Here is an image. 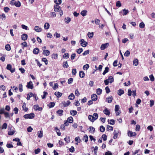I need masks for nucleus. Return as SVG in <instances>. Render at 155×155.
I'll return each instance as SVG.
<instances>
[{
	"instance_id": "f257e3e1",
	"label": "nucleus",
	"mask_w": 155,
	"mask_h": 155,
	"mask_svg": "<svg viewBox=\"0 0 155 155\" xmlns=\"http://www.w3.org/2000/svg\"><path fill=\"white\" fill-rule=\"evenodd\" d=\"M114 81V78L111 76L109 77L108 79L104 81V82L105 85H108L109 83H111Z\"/></svg>"
},
{
	"instance_id": "f03ea898",
	"label": "nucleus",
	"mask_w": 155,
	"mask_h": 155,
	"mask_svg": "<svg viewBox=\"0 0 155 155\" xmlns=\"http://www.w3.org/2000/svg\"><path fill=\"white\" fill-rule=\"evenodd\" d=\"M35 117V115L34 113H30V114H28L25 115L24 116V117L25 119H32Z\"/></svg>"
},
{
	"instance_id": "7ed1b4c3",
	"label": "nucleus",
	"mask_w": 155,
	"mask_h": 155,
	"mask_svg": "<svg viewBox=\"0 0 155 155\" xmlns=\"http://www.w3.org/2000/svg\"><path fill=\"white\" fill-rule=\"evenodd\" d=\"M6 69L10 71L11 73L15 72V69L14 68H12V66L10 64H8L7 65Z\"/></svg>"
},
{
	"instance_id": "20e7f679",
	"label": "nucleus",
	"mask_w": 155,
	"mask_h": 155,
	"mask_svg": "<svg viewBox=\"0 0 155 155\" xmlns=\"http://www.w3.org/2000/svg\"><path fill=\"white\" fill-rule=\"evenodd\" d=\"M79 42L81 46L83 47H86L87 45V42L84 41V39L80 40Z\"/></svg>"
},
{
	"instance_id": "39448f33",
	"label": "nucleus",
	"mask_w": 155,
	"mask_h": 155,
	"mask_svg": "<svg viewBox=\"0 0 155 155\" xmlns=\"http://www.w3.org/2000/svg\"><path fill=\"white\" fill-rule=\"evenodd\" d=\"M109 44L108 43H107L105 44H102L101 45L100 49L102 50H104L105 48H107L109 46Z\"/></svg>"
},
{
	"instance_id": "423d86ee",
	"label": "nucleus",
	"mask_w": 155,
	"mask_h": 155,
	"mask_svg": "<svg viewBox=\"0 0 155 155\" xmlns=\"http://www.w3.org/2000/svg\"><path fill=\"white\" fill-rule=\"evenodd\" d=\"M128 136L130 137H131L133 136H135L136 135V133L135 132H133L131 131H128L127 132Z\"/></svg>"
},
{
	"instance_id": "0eeeda50",
	"label": "nucleus",
	"mask_w": 155,
	"mask_h": 155,
	"mask_svg": "<svg viewBox=\"0 0 155 155\" xmlns=\"http://www.w3.org/2000/svg\"><path fill=\"white\" fill-rule=\"evenodd\" d=\"M54 10L55 12H58L61 10V8L58 5H56L54 6Z\"/></svg>"
},
{
	"instance_id": "6e6552de",
	"label": "nucleus",
	"mask_w": 155,
	"mask_h": 155,
	"mask_svg": "<svg viewBox=\"0 0 155 155\" xmlns=\"http://www.w3.org/2000/svg\"><path fill=\"white\" fill-rule=\"evenodd\" d=\"M121 13H122V15H127L129 13V11L128 10L124 9L122 10V11L120 12V14Z\"/></svg>"
},
{
	"instance_id": "1a4fd4ad",
	"label": "nucleus",
	"mask_w": 155,
	"mask_h": 155,
	"mask_svg": "<svg viewBox=\"0 0 155 155\" xmlns=\"http://www.w3.org/2000/svg\"><path fill=\"white\" fill-rule=\"evenodd\" d=\"M34 109L35 110H38L39 111L42 110V108L41 107H40L38 105H35L33 106Z\"/></svg>"
},
{
	"instance_id": "9d476101",
	"label": "nucleus",
	"mask_w": 155,
	"mask_h": 155,
	"mask_svg": "<svg viewBox=\"0 0 155 155\" xmlns=\"http://www.w3.org/2000/svg\"><path fill=\"white\" fill-rule=\"evenodd\" d=\"M26 86L28 88H30L31 89H33V86L32 84V82L31 81H29L27 83V84Z\"/></svg>"
},
{
	"instance_id": "9b49d317",
	"label": "nucleus",
	"mask_w": 155,
	"mask_h": 155,
	"mask_svg": "<svg viewBox=\"0 0 155 155\" xmlns=\"http://www.w3.org/2000/svg\"><path fill=\"white\" fill-rule=\"evenodd\" d=\"M92 101H96L97 99V96L95 94H92L91 96Z\"/></svg>"
},
{
	"instance_id": "f8f14e48",
	"label": "nucleus",
	"mask_w": 155,
	"mask_h": 155,
	"mask_svg": "<svg viewBox=\"0 0 155 155\" xmlns=\"http://www.w3.org/2000/svg\"><path fill=\"white\" fill-rule=\"evenodd\" d=\"M71 102L69 101H67L66 102L63 101L62 102V104L64 107H67L70 104Z\"/></svg>"
},
{
	"instance_id": "ddd939ff",
	"label": "nucleus",
	"mask_w": 155,
	"mask_h": 155,
	"mask_svg": "<svg viewBox=\"0 0 155 155\" xmlns=\"http://www.w3.org/2000/svg\"><path fill=\"white\" fill-rule=\"evenodd\" d=\"M104 113L107 115H109L110 114V111L107 108L103 110Z\"/></svg>"
},
{
	"instance_id": "4468645a",
	"label": "nucleus",
	"mask_w": 155,
	"mask_h": 155,
	"mask_svg": "<svg viewBox=\"0 0 155 155\" xmlns=\"http://www.w3.org/2000/svg\"><path fill=\"white\" fill-rule=\"evenodd\" d=\"M54 129L56 132L58 136H60L61 135V133L60 132V130L58 127H54Z\"/></svg>"
},
{
	"instance_id": "2eb2a0df",
	"label": "nucleus",
	"mask_w": 155,
	"mask_h": 155,
	"mask_svg": "<svg viewBox=\"0 0 155 155\" xmlns=\"http://www.w3.org/2000/svg\"><path fill=\"white\" fill-rule=\"evenodd\" d=\"M28 38V35L26 34H23L21 36V38L22 40L25 41Z\"/></svg>"
},
{
	"instance_id": "dca6fc26",
	"label": "nucleus",
	"mask_w": 155,
	"mask_h": 155,
	"mask_svg": "<svg viewBox=\"0 0 155 155\" xmlns=\"http://www.w3.org/2000/svg\"><path fill=\"white\" fill-rule=\"evenodd\" d=\"M112 97L110 96L109 97L106 98V101L108 103H110L112 101Z\"/></svg>"
},
{
	"instance_id": "f3484780",
	"label": "nucleus",
	"mask_w": 155,
	"mask_h": 155,
	"mask_svg": "<svg viewBox=\"0 0 155 155\" xmlns=\"http://www.w3.org/2000/svg\"><path fill=\"white\" fill-rule=\"evenodd\" d=\"M38 137L40 138H41L43 136V132L42 130H40L38 132Z\"/></svg>"
},
{
	"instance_id": "a211bd4d",
	"label": "nucleus",
	"mask_w": 155,
	"mask_h": 155,
	"mask_svg": "<svg viewBox=\"0 0 155 155\" xmlns=\"http://www.w3.org/2000/svg\"><path fill=\"white\" fill-rule=\"evenodd\" d=\"M43 54L46 56H48L50 54V51L48 50H44L43 51Z\"/></svg>"
},
{
	"instance_id": "6ab92c4d",
	"label": "nucleus",
	"mask_w": 155,
	"mask_h": 155,
	"mask_svg": "<svg viewBox=\"0 0 155 155\" xmlns=\"http://www.w3.org/2000/svg\"><path fill=\"white\" fill-rule=\"evenodd\" d=\"M35 30L37 32H40L41 31V28L38 26H35Z\"/></svg>"
},
{
	"instance_id": "aec40b11",
	"label": "nucleus",
	"mask_w": 155,
	"mask_h": 155,
	"mask_svg": "<svg viewBox=\"0 0 155 155\" xmlns=\"http://www.w3.org/2000/svg\"><path fill=\"white\" fill-rule=\"evenodd\" d=\"M22 107L23 108V110H24L25 111H26L28 110V108L26 106V104L25 103H24L23 104Z\"/></svg>"
},
{
	"instance_id": "412c9836",
	"label": "nucleus",
	"mask_w": 155,
	"mask_h": 155,
	"mask_svg": "<svg viewBox=\"0 0 155 155\" xmlns=\"http://www.w3.org/2000/svg\"><path fill=\"white\" fill-rule=\"evenodd\" d=\"M119 131H116L114 130L113 134H114V136L113 138L114 139L117 138V134L118 133Z\"/></svg>"
},
{
	"instance_id": "4be33fe9",
	"label": "nucleus",
	"mask_w": 155,
	"mask_h": 155,
	"mask_svg": "<svg viewBox=\"0 0 155 155\" xmlns=\"http://www.w3.org/2000/svg\"><path fill=\"white\" fill-rule=\"evenodd\" d=\"M90 129L89 132L92 133H94L95 132V128L92 127L90 126L89 127Z\"/></svg>"
},
{
	"instance_id": "5701e85b",
	"label": "nucleus",
	"mask_w": 155,
	"mask_h": 155,
	"mask_svg": "<svg viewBox=\"0 0 155 155\" xmlns=\"http://www.w3.org/2000/svg\"><path fill=\"white\" fill-rule=\"evenodd\" d=\"M74 95L73 93H71L68 96V99L71 100H73L74 98Z\"/></svg>"
},
{
	"instance_id": "b1692460",
	"label": "nucleus",
	"mask_w": 155,
	"mask_h": 155,
	"mask_svg": "<svg viewBox=\"0 0 155 155\" xmlns=\"http://www.w3.org/2000/svg\"><path fill=\"white\" fill-rule=\"evenodd\" d=\"M54 94L57 97H60L62 95V93L59 92H56L54 93Z\"/></svg>"
},
{
	"instance_id": "393cba45",
	"label": "nucleus",
	"mask_w": 155,
	"mask_h": 155,
	"mask_svg": "<svg viewBox=\"0 0 155 155\" xmlns=\"http://www.w3.org/2000/svg\"><path fill=\"white\" fill-rule=\"evenodd\" d=\"M39 50L38 48H35L33 50V52L34 54H37L39 52Z\"/></svg>"
},
{
	"instance_id": "a878e982",
	"label": "nucleus",
	"mask_w": 155,
	"mask_h": 155,
	"mask_svg": "<svg viewBox=\"0 0 155 155\" xmlns=\"http://www.w3.org/2000/svg\"><path fill=\"white\" fill-rule=\"evenodd\" d=\"M50 25L47 22L45 23L44 25V28L45 29H48L49 28Z\"/></svg>"
},
{
	"instance_id": "bb28decb",
	"label": "nucleus",
	"mask_w": 155,
	"mask_h": 155,
	"mask_svg": "<svg viewBox=\"0 0 155 155\" xmlns=\"http://www.w3.org/2000/svg\"><path fill=\"white\" fill-rule=\"evenodd\" d=\"M133 64L135 66H137L138 64V60L137 59H134L133 61Z\"/></svg>"
},
{
	"instance_id": "cd10ccee",
	"label": "nucleus",
	"mask_w": 155,
	"mask_h": 155,
	"mask_svg": "<svg viewBox=\"0 0 155 155\" xmlns=\"http://www.w3.org/2000/svg\"><path fill=\"white\" fill-rule=\"evenodd\" d=\"M87 11L85 10H84L82 11L81 12V15L83 16H84L87 15Z\"/></svg>"
},
{
	"instance_id": "c85d7f7f",
	"label": "nucleus",
	"mask_w": 155,
	"mask_h": 155,
	"mask_svg": "<svg viewBox=\"0 0 155 155\" xmlns=\"http://www.w3.org/2000/svg\"><path fill=\"white\" fill-rule=\"evenodd\" d=\"M70 113L71 115L72 116H74L77 114V112L75 110H72L70 111Z\"/></svg>"
},
{
	"instance_id": "c756f323",
	"label": "nucleus",
	"mask_w": 155,
	"mask_h": 155,
	"mask_svg": "<svg viewBox=\"0 0 155 155\" xmlns=\"http://www.w3.org/2000/svg\"><path fill=\"white\" fill-rule=\"evenodd\" d=\"M63 67L64 68H68L69 67V65L68 64V62L67 61L63 62Z\"/></svg>"
},
{
	"instance_id": "7c9ffc66",
	"label": "nucleus",
	"mask_w": 155,
	"mask_h": 155,
	"mask_svg": "<svg viewBox=\"0 0 155 155\" xmlns=\"http://www.w3.org/2000/svg\"><path fill=\"white\" fill-rule=\"evenodd\" d=\"M92 117L93 119H94V121L95 120L97 119L98 117V114L97 113H94L93 115L92 116Z\"/></svg>"
},
{
	"instance_id": "2f4dec72",
	"label": "nucleus",
	"mask_w": 155,
	"mask_h": 155,
	"mask_svg": "<svg viewBox=\"0 0 155 155\" xmlns=\"http://www.w3.org/2000/svg\"><path fill=\"white\" fill-rule=\"evenodd\" d=\"M84 73L83 71H81L79 72V76L81 78H83L84 76Z\"/></svg>"
},
{
	"instance_id": "473e14b6",
	"label": "nucleus",
	"mask_w": 155,
	"mask_h": 155,
	"mask_svg": "<svg viewBox=\"0 0 155 155\" xmlns=\"http://www.w3.org/2000/svg\"><path fill=\"white\" fill-rule=\"evenodd\" d=\"M27 100H29L30 99V97L34 96L33 94L32 93H29L28 94H27Z\"/></svg>"
},
{
	"instance_id": "72a5a7b5",
	"label": "nucleus",
	"mask_w": 155,
	"mask_h": 155,
	"mask_svg": "<svg viewBox=\"0 0 155 155\" xmlns=\"http://www.w3.org/2000/svg\"><path fill=\"white\" fill-rule=\"evenodd\" d=\"M96 92L97 95H100L102 93V90L100 88L97 89Z\"/></svg>"
},
{
	"instance_id": "f704fd0d",
	"label": "nucleus",
	"mask_w": 155,
	"mask_h": 155,
	"mask_svg": "<svg viewBox=\"0 0 155 155\" xmlns=\"http://www.w3.org/2000/svg\"><path fill=\"white\" fill-rule=\"evenodd\" d=\"M71 21V19L69 17L66 18L64 19L65 22L67 24H68Z\"/></svg>"
},
{
	"instance_id": "c9c22d12",
	"label": "nucleus",
	"mask_w": 155,
	"mask_h": 155,
	"mask_svg": "<svg viewBox=\"0 0 155 155\" xmlns=\"http://www.w3.org/2000/svg\"><path fill=\"white\" fill-rule=\"evenodd\" d=\"M67 121L70 123H71L73 122V117H69L68 118L67 120Z\"/></svg>"
},
{
	"instance_id": "e433bc0d",
	"label": "nucleus",
	"mask_w": 155,
	"mask_h": 155,
	"mask_svg": "<svg viewBox=\"0 0 155 155\" xmlns=\"http://www.w3.org/2000/svg\"><path fill=\"white\" fill-rule=\"evenodd\" d=\"M5 49L8 51H9L11 49L10 46L9 44H7L5 46Z\"/></svg>"
},
{
	"instance_id": "4c0bfd02",
	"label": "nucleus",
	"mask_w": 155,
	"mask_h": 155,
	"mask_svg": "<svg viewBox=\"0 0 155 155\" xmlns=\"http://www.w3.org/2000/svg\"><path fill=\"white\" fill-rule=\"evenodd\" d=\"M87 35H88V37L89 38H92L93 37L94 33L93 32H89L87 34Z\"/></svg>"
},
{
	"instance_id": "58836bf2",
	"label": "nucleus",
	"mask_w": 155,
	"mask_h": 155,
	"mask_svg": "<svg viewBox=\"0 0 155 155\" xmlns=\"http://www.w3.org/2000/svg\"><path fill=\"white\" fill-rule=\"evenodd\" d=\"M109 68L108 67H106L105 68V70L104 71L103 74L104 75L106 73L108 72Z\"/></svg>"
},
{
	"instance_id": "ea45409f",
	"label": "nucleus",
	"mask_w": 155,
	"mask_h": 155,
	"mask_svg": "<svg viewBox=\"0 0 155 155\" xmlns=\"http://www.w3.org/2000/svg\"><path fill=\"white\" fill-rule=\"evenodd\" d=\"M14 5L15 6L17 7H20L21 5V3L19 1H17L16 2Z\"/></svg>"
},
{
	"instance_id": "a19ab883",
	"label": "nucleus",
	"mask_w": 155,
	"mask_h": 155,
	"mask_svg": "<svg viewBox=\"0 0 155 155\" xmlns=\"http://www.w3.org/2000/svg\"><path fill=\"white\" fill-rule=\"evenodd\" d=\"M124 93V91L123 90L120 89L118 91V94L120 96H121V95Z\"/></svg>"
},
{
	"instance_id": "79ce46f5",
	"label": "nucleus",
	"mask_w": 155,
	"mask_h": 155,
	"mask_svg": "<svg viewBox=\"0 0 155 155\" xmlns=\"http://www.w3.org/2000/svg\"><path fill=\"white\" fill-rule=\"evenodd\" d=\"M69 55L68 53H66L64 54L63 55V57L64 58L68 59L69 58Z\"/></svg>"
},
{
	"instance_id": "37998d69",
	"label": "nucleus",
	"mask_w": 155,
	"mask_h": 155,
	"mask_svg": "<svg viewBox=\"0 0 155 155\" xmlns=\"http://www.w3.org/2000/svg\"><path fill=\"white\" fill-rule=\"evenodd\" d=\"M88 119L91 121L93 122L94 121V119H93L91 115H89L88 116Z\"/></svg>"
},
{
	"instance_id": "c03bdc74",
	"label": "nucleus",
	"mask_w": 155,
	"mask_h": 155,
	"mask_svg": "<svg viewBox=\"0 0 155 155\" xmlns=\"http://www.w3.org/2000/svg\"><path fill=\"white\" fill-rule=\"evenodd\" d=\"M105 130V128L103 126L100 127V130L101 132H103Z\"/></svg>"
},
{
	"instance_id": "a18cd8bd",
	"label": "nucleus",
	"mask_w": 155,
	"mask_h": 155,
	"mask_svg": "<svg viewBox=\"0 0 155 155\" xmlns=\"http://www.w3.org/2000/svg\"><path fill=\"white\" fill-rule=\"evenodd\" d=\"M89 65L88 64H86L83 66V68L84 70H87L89 68Z\"/></svg>"
},
{
	"instance_id": "49530a36",
	"label": "nucleus",
	"mask_w": 155,
	"mask_h": 155,
	"mask_svg": "<svg viewBox=\"0 0 155 155\" xmlns=\"http://www.w3.org/2000/svg\"><path fill=\"white\" fill-rule=\"evenodd\" d=\"M64 140L67 143H68L70 142V139L69 137H66L64 138Z\"/></svg>"
},
{
	"instance_id": "de8ad7c7",
	"label": "nucleus",
	"mask_w": 155,
	"mask_h": 155,
	"mask_svg": "<svg viewBox=\"0 0 155 155\" xmlns=\"http://www.w3.org/2000/svg\"><path fill=\"white\" fill-rule=\"evenodd\" d=\"M63 111L62 110H59L57 111V113L60 116L62 115V113Z\"/></svg>"
},
{
	"instance_id": "09e8293b",
	"label": "nucleus",
	"mask_w": 155,
	"mask_h": 155,
	"mask_svg": "<svg viewBox=\"0 0 155 155\" xmlns=\"http://www.w3.org/2000/svg\"><path fill=\"white\" fill-rule=\"evenodd\" d=\"M55 105V104L54 102H51L49 104L48 106L50 108H51L53 107Z\"/></svg>"
},
{
	"instance_id": "8fccbe9b",
	"label": "nucleus",
	"mask_w": 155,
	"mask_h": 155,
	"mask_svg": "<svg viewBox=\"0 0 155 155\" xmlns=\"http://www.w3.org/2000/svg\"><path fill=\"white\" fill-rule=\"evenodd\" d=\"M130 52L129 51H127L124 54V56L126 57H128L129 56L130 54Z\"/></svg>"
},
{
	"instance_id": "3c124183",
	"label": "nucleus",
	"mask_w": 155,
	"mask_h": 155,
	"mask_svg": "<svg viewBox=\"0 0 155 155\" xmlns=\"http://www.w3.org/2000/svg\"><path fill=\"white\" fill-rule=\"evenodd\" d=\"M75 141L77 143H80L81 142V140L79 137H78L75 138Z\"/></svg>"
},
{
	"instance_id": "603ef678",
	"label": "nucleus",
	"mask_w": 155,
	"mask_h": 155,
	"mask_svg": "<svg viewBox=\"0 0 155 155\" xmlns=\"http://www.w3.org/2000/svg\"><path fill=\"white\" fill-rule=\"evenodd\" d=\"M139 27L140 28H143L145 27L144 23L143 22H141L139 24Z\"/></svg>"
},
{
	"instance_id": "864d4df0",
	"label": "nucleus",
	"mask_w": 155,
	"mask_h": 155,
	"mask_svg": "<svg viewBox=\"0 0 155 155\" xmlns=\"http://www.w3.org/2000/svg\"><path fill=\"white\" fill-rule=\"evenodd\" d=\"M7 124L5 123H4L2 125V129H6L7 128Z\"/></svg>"
},
{
	"instance_id": "5fc2aeb1",
	"label": "nucleus",
	"mask_w": 155,
	"mask_h": 155,
	"mask_svg": "<svg viewBox=\"0 0 155 155\" xmlns=\"http://www.w3.org/2000/svg\"><path fill=\"white\" fill-rule=\"evenodd\" d=\"M54 2L57 5L60 4L62 2L61 0H55Z\"/></svg>"
},
{
	"instance_id": "6e6d98bb",
	"label": "nucleus",
	"mask_w": 155,
	"mask_h": 155,
	"mask_svg": "<svg viewBox=\"0 0 155 155\" xmlns=\"http://www.w3.org/2000/svg\"><path fill=\"white\" fill-rule=\"evenodd\" d=\"M23 86L22 84H20L18 86V89L19 91L20 92H21L23 91Z\"/></svg>"
},
{
	"instance_id": "4d7b16f0",
	"label": "nucleus",
	"mask_w": 155,
	"mask_h": 155,
	"mask_svg": "<svg viewBox=\"0 0 155 155\" xmlns=\"http://www.w3.org/2000/svg\"><path fill=\"white\" fill-rule=\"evenodd\" d=\"M83 51V49L82 48H80L77 50V52L78 54L81 53Z\"/></svg>"
},
{
	"instance_id": "13d9d810",
	"label": "nucleus",
	"mask_w": 155,
	"mask_h": 155,
	"mask_svg": "<svg viewBox=\"0 0 155 155\" xmlns=\"http://www.w3.org/2000/svg\"><path fill=\"white\" fill-rule=\"evenodd\" d=\"M108 122L109 124L112 125H114L115 123V120H114L113 119L110 120L109 122L108 120Z\"/></svg>"
},
{
	"instance_id": "bf43d9fd",
	"label": "nucleus",
	"mask_w": 155,
	"mask_h": 155,
	"mask_svg": "<svg viewBox=\"0 0 155 155\" xmlns=\"http://www.w3.org/2000/svg\"><path fill=\"white\" fill-rule=\"evenodd\" d=\"M42 61L44 62L45 64H46V65L47 64L48 60H47V59L46 58H42Z\"/></svg>"
},
{
	"instance_id": "052dcab7",
	"label": "nucleus",
	"mask_w": 155,
	"mask_h": 155,
	"mask_svg": "<svg viewBox=\"0 0 155 155\" xmlns=\"http://www.w3.org/2000/svg\"><path fill=\"white\" fill-rule=\"evenodd\" d=\"M84 141L87 142L88 140V137L87 135L85 134L84 136Z\"/></svg>"
},
{
	"instance_id": "680f3d73",
	"label": "nucleus",
	"mask_w": 155,
	"mask_h": 155,
	"mask_svg": "<svg viewBox=\"0 0 155 155\" xmlns=\"http://www.w3.org/2000/svg\"><path fill=\"white\" fill-rule=\"evenodd\" d=\"M1 17L0 18L3 20H5V19L6 16L4 14H2L0 15Z\"/></svg>"
},
{
	"instance_id": "e2e57ef3",
	"label": "nucleus",
	"mask_w": 155,
	"mask_h": 155,
	"mask_svg": "<svg viewBox=\"0 0 155 155\" xmlns=\"http://www.w3.org/2000/svg\"><path fill=\"white\" fill-rule=\"evenodd\" d=\"M75 94L77 96H78L80 95V93L78 91V89H76L75 91Z\"/></svg>"
},
{
	"instance_id": "0e129e2a",
	"label": "nucleus",
	"mask_w": 155,
	"mask_h": 155,
	"mask_svg": "<svg viewBox=\"0 0 155 155\" xmlns=\"http://www.w3.org/2000/svg\"><path fill=\"white\" fill-rule=\"evenodd\" d=\"M149 78L150 79V80L152 81H154V78L153 77V74H151L149 76Z\"/></svg>"
},
{
	"instance_id": "69168bd1",
	"label": "nucleus",
	"mask_w": 155,
	"mask_h": 155,
	"mask_svg": "<svg viewBox=\"0 0 155 155\" xmlns=\"http://www.w3.org/2000/svg\"><path fill=\"white\" fill-rule=\"evenodd\" d=\"M116 6L117 7H120L121 6V4L120 1H118L116 2Z\"/></svg>"
},
{
	"instance_id": "338daca9",
	"label": "nucleus",
	"mask_w": 155,
	"mask_h": 155,
	"mask_svg": "<svg viewBox=\"0 0 155 155\" xmlns=\"http://www.w3.org/2000/svg\"><path fill=\"white\" fill-rule=\"evenodd\" d=\"M107 130H110L112 131L113 130V127L112 126H108L107 128Z\"/></svg>"
},
{
	"instance_id": "774afa93",
	"label": "nucleus",
	"mask_w": 155,
	"mask_h": 155,
	"mask_svg": "<svg viewBox=\"0 0 155 155\" xmlns=\"http://www.w3.org/2000/svg\"><path fill=\"white\" fill-rule=\"evenodd\" d=\"M69 151L71 152H74V148L73 146H71V147L69 149Z\"/></svg>"
}]
</instances>
